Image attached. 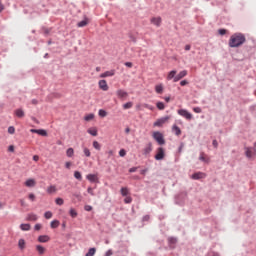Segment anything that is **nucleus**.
I'll list each match as a JSON object with an SVG mask.
<instances>
[{"label":"nucleus","instance_id":"obj_28","mask_svg":"<svg viewBox=\"0 0 256 256\" xmlns=\"http://www.w3.org/2000/svg\"><path fill=\"white\" fill-rule=\"evenodd\" d=\"M56 192H57V188L53 185H51L47 188V193H49V194L56 193Z\"/></svg>","mask_w":256,"mask_h":256},{"label":"nucleus","instance_id":"obj_42","mask_svg":"<svg viewBox=\"0 0 256 256\" xmlns=\"http://www.w3.org/2000/svg\"><path fill=\"white\" fill-rule=\"evenodd\" d=\"M44 217H45V219H51V217H53V212H51V211L45 212Z\"/></svg>","mask_w":256,"mask_h":256},{"label":"nucleus","instance_id":"obj_33","mask_svg":"<svg viewBox=\"0 0 256 256\" xmlns=\"http://www.w3.org/2000/svg\"><path fill=\"white\" fill-rule=\"evenodd\" d=\"M74 177H75V179H78V181H81V179H83V176L81 175V172H79V171L74 172Z\"/></svg>","mask_w":256,"mask_h":256},{"label":"nucleus","instance_id":"obj_55","mask_svg":"<svg viewBox=\"0 0 256 256\" xmlns=\"http://www.w3.org/2000/svg\"><path fill=\"white\" fill-rule=\"evenodd\" d=\"M207 256H219V253L211 251L207 254Z\"/></svg>","mask_w":256,"mask_h":256},{"label":"nucleus","instance_id":"obj_32","mask_svg":"<svg viewBox=\"0 0 256 256\" xmlns=\"http://www.w3.org/2000/svg\"><path fill=\"white\" fill-rule=\"evenodd\" d=\"M74 153H75V150H73V148H68L66 151L67 157H72Z\"/></svg>","mask_w":256,"mask_h":256},{"label":"nucleus","instance_id":"obj_37","mask_svg":"<svg viewBox=\"0 0 256 256\" xmlns=\"http://www.w3.org/2000/svg\"><path fill=\"white\" fill-rule=\"evenodd\" d=\"M69 215H70L73 219H75V217H77V211H76L75 209L71 208L70 211H69Z\"/></svg>","mask_w":256,"mask_h":256},{"label":"nucleus","instance_id":"obj_54","mask_svg":"<svg viewBox=\"0 0 256 256\" xmlns=\"http://www.w3.org/2000/svg\"><path fill=\"white\" fill-rule=\"evenodd\" d=\"M180 85H181V87H185V85H189V81H187V80H182V81L180 82Z\"/></svg>","mask_w":256,"mask_h":256},{"label":"nucleus","instance_id":"obj_44","mask_svg":"<svg viewBox=\"0 0 256 256\" xmlns=\"http://www.w3.org/2000/svg\"><path fill=\"white\" fill-rule=\"evenodd\" d=\"M133 107V102H127L123 105V109H131Z\"/></svg>","mask_w":256,"mask_h":256},{"label":"nucleus","instance_id":"obj_59","mask_svg":"<svg viewBox=\"0 0 256 256\" xmlns=\"http://www.w3.org/2000/svg\"><path fill=\"white\" fill-rule=\"evenodd\" d=\"M8 151H9L10 153H13V151H15V146L10 145V146L8 147Z\"/></svg>","mask_w":256,"mask_h":256},{"label":"nucleus","instance_id":"obj_20","mask_svg":"<svg viewBox=\"0 0 256 256\" xmlns=\"http://www.w3.org/2000/svg\"><path fill=\"white\" fill-rule=\"evenodd\" d=\"M35 179H28L25 182L26 187H35Z\"/></svg>","mask_w":256,"mask_h":256},{"label":"nucleus","instance_id":"obj_46","mask_svg":"<svg viewBox=\"0 0 256 256\" xmlns=\"http://www.w3.org/2000/svg\"><path fill=\"white\" fill-rule=\"evenodd\" d=\"M55 203H56V205H63V203H65V201L63 200V198H56Z\"/></svg>","mask_w":256,"mask_h":256},{"label":"nucleus","instance_id":"obj_45","mask_svg":"<svg viewBox=\"0 0 256 256\" xmlns=\"http://www.w3.org/2000/svg\"><path fill=\"white\" fill-rule=\"evenodd\" d=\"M124 203L126 204L133 203V198L131 196H126V198L124 199Z\"/></svg>","mask_w":256,"mask_h":256},{"label":"nucleus","instance_id":"obj_15","mask_svg":"<svg viewBox=\"0 0 256 256\" xmlns=\"http://www.w3.org/2000/svg\"><path fill=\"white\" fill-rule=\"evenodd\" d=\"M175 77H177V70H172L169 72L167 79L169 81H171V79H173V81L175 82Z\"/></svg>","mask_w":256,"mask_h":256},{"label":"nucleus","instance_id":"obj_6","mask_svg":"<svg viewBox=\"0 0 256 256\" xmlns=\"http://www.w3.org/2000/svg\"><path fill=\"white\" fill-rule=\"evenodd\" d=\"M245 155L248 159H251L253 157H255L256 155V149L253 147H245Z\"/></svg>","mask_w":256,"mask_h":256},{"label":"nucleus","instance_id":"obj_41","mask_svg":"<svg viewBox=\"0 0 256 256\" xmlns=\"http://www.w3.org/2000/svg\"><path fill=\"white\" fill-rule=\"evenodd\" d=\"M98 115L99 117H107V111L100 109Z\"/></svg>","mask_w":256,"mask_h":256},{"label":"nucleus","instance_id":"obj_11","mask_svg":"<svg viewBox=\"0 0 256 256\" xmlns=\"http://www.w3.org/2000/svg\"><path fill=\"white\" fill-rule=\"evenodd\" d=\"M183 77H187V70H183L179 74H177L176 77H174V83H177V81H181Z\"/></svg>","mask_w":256,"mask_h":256},{"label":"nucleus","instance_id":"obj_63","mask_svg":"<svg viewBox=\"0 0 256 256\" xmlns=\"http://www.w3.org/2000/svg\"><path fill=\"white\" fill-rule=\"evenodd\" d=\"M29 199L31 201H35V194H33V193L29 194Z\"/></svg>","mask_w":256,"mask_h":256},{"label":"nucleus","instance_id":"obj_13","mask_svg":"<svg viewBox=\"0 0 256 256\" xmlns=\"http://www.w3.org/2000/svg\"><path fill=\"white\" fill-rule=\"evenodd\" d=\"M113 75H115V70H110V71H106V72L102 73L100 75V77L102 79H105V77H113Z\"/></svg>","mask_w":256,"mask_h":256},{"label":"nucleus","instance_id":"obj_8","mask_svg":"<svg viewBox=\"0 0 256 256\" xmlns=\"http://www.w3.org/2000/svg\"><path fill=\"white\" fill-rule=\"evenodd\" d=\"M116 95L119 99H127V97H129V93L122 89L117 90Z\"/></svg>","mask_w":256,"mask_h":256},{"label":"nucleus","instance_id":"obj_25","mask_svg":"<svg viewBox=\"0 0 256 256\" xmlns=\"http://www.w3.org/2000/svg\"><path fill=\"white\" fill-rule=\"evenodd\" d=\"M59 220H53L51 223H50V227L51 229H57V227H59Z\"/></svg>","mask_w":256,"mask_h":256},{"label":"nucleus","instance_id":"obj_3","mask_svg":"<svg viewBox=\"0 0 256 256\" xmlns=\"http://www.w3.org/2000/svg\"><path fill=\"white\" fill-rule=\"evenodd\" d=\"M185 199H187V192H181L175 196V204L183 205V203H185Z\"/></svg>","mask_w":256,"mask_h":256},{"label":"nucleus","instance_id":"obj_29","mask_svg":"<svg viewBox=\"0 0 256 256\" xmlns=\"http://www.w3.org/2000/svg\"><path fill=\"white\" fill-rule=\"evenodd\" d=\"M36 250L38 251V253L40 255H43V253H45V248L43 246H41V245H37L36 246Z\"/></svg>","mask_w":256,"mask_h":256},{"label":"nucleus","instance_id":"obj_2","mask_svg":"<svg viewBox=\"0 0 256 256\" xmlns=\"http://www.w3.org/2000/svg\"><path fill=\"white\" fill-rule=\"evenodd\" d=\"M153 139L158 143V145H165V138L163 137V134L159 131H156L152 135Z\"/></svg>","mask_w":256,"mask_h":256},{"label":"nucleus","instance_id":"obj_35","mask_svg":"<svg viewBox=\"0 0 256 256\" xmlns=\"http://www.w3.org/2000/svg\"><path fill=\"white\" fill-rule=\"evenodd\" d=\"M73 197H75L77 199V201H83V196L81 195V193H73Z\"/></svg>","mask_w":256,"mask_h":256},{"label":"nucleus","instance_id":"obj_51","mask_svg":"<svg viewBox=\"0 0 256 256\" xmlns=\"http://www.w3.org/2000/svg\"><path fill=\"white\" fill-rule=\"evenodd\" d=\"M193 111L194 113H201L203 110L201 109V107H194Z\"/></svg>","mask_w":256,"mask_h":256},{"label":"nucleus","instance_id":"obj_39","mask_svg":"<svg viewBox=\"0 0 256 256\" xmlns=\"http://www.w3.org/2000/svg\"><path fill=\"white\" fill-rule=\"evenodd\" d=\"M93 147H94V149H96L97 151H101V144H99V142L94 141V142H93Z\"/></svg>","mask_w":256,"mask_h":256},{"label":"nucleus","instance_id":"obj_47","mask_svg":"<svg viewBox=\"0 0 256 256\" xmlns=\"http://www.w3.org/2000/svg\"><path fill=\"white\" fill-rule=\"evenodd\" d=\"M84 155H86V157H91V151H89V148H84Z\"/></svg>","mask_w":256,"mask_h":256},{"label":"nucleus","instance_id":"obj_4","mask_svg":"<svg viewBox=\"0 0 256 256\" xmlns=\"http://www.w3.org/2000/svg\"><path fill=\"white\" fill-rule=\"evenodd\" d=\"M178 115L184 117V119H187V121H191V119H193V114H191L189 111L185 109H179Z\"/></svg>","mask_w":256,"mask_h":256},{"label":"nucleus","instance_id":"obj_38","mask_svg":"<svg viewBox=\"0 0 256 256\" xmlns=\"http://www.w3.org/2000/svg\"><path fill=\"white\" fill-rule=\"evenodd\" d=\"M18 247H19V249H25V240L24 239L19 240Z\"/></svg>","mask_w":256,"mask_h":256},{"label":"nucleus","instance_id":"obj_53","mask_svg":"<svg viewBox=\"0 0 256 256\" xmlns=\"http://www.w3.org/2000/svg\"><path fill=\"white\" fill-rule=\"evenodd\" d=\"M84 209H85L86 211H93V206H91V205H85V206H84Z\"/></svg>","mask_w":256,"mask_h":256},{"label":"nucleus","instance_id":"obj_1","mask_svg":"<svg viewBox=\"0 0 256 256\" xmlns=\"http://www.w3.org/2000/svg\"><path fill=\"white\" fill-rule=\"evenodd\" d=\"M245 41H247V38H245V34L237 32L230 37L228 45L232 49H235L237 47H241V45H243Z\"/></svg>","mask_w":256,"mask_h":256},{"label":"nucleus","instance_id":"obj_24","mask_svg":"<svg viewBox=\"0 0 256 256\" xmlns=\"http://www.w3.org/2000/svg\"><path fill=\"white\" fill-rule=\"evenodd\" d=\"M38 217L37 214H28L27 221H37Z\"/></svg>","mask_w":256,"mask_h":256},{"label":"nucleus","instance_id":"obj_62","mask_svg":"<svg viewBox=\"0 0 256 256\" xmlns=\"http://www.w3.org/2000/svg\"><path fill=\"white\" fill-rule=\"evenodd\" d=\"M137 171V167H132L129 169V173H135Z\"/></svg>","mask_w":256,"mask_h":256},{"label":"nucleus","instance_id":"obj_14","mask_svg":"<svg viewBox=\"0 0 256 256\" xmlns=\"http://www.w3.org/2000/svg\"><path fill=\"white\" fill-rule=\"evenodd\" d=\"M153 151V145L151 142L148 143V145L144 148V155H149Z\"/></svg>","mask_w":256,"mask_h":256},{"label":"nucleus","instance_id":"obj_31","mask_svg":"<svg viewBox=\"0 0 256 256\" xmlns=\"http://www.w3.org/2000/svg\"><path fill=\"white\" fill-rule=\"evenodd\" d=\"M156 107L159 111H163V109H165V104L163 102H157Z\"/></svg>","mask_w":256,"mask_h":256},{"label":"nucleus","instance_id":"obj_12","mask_svg":"<svg viewBox=\"0 0 256 256\" xmlns=\"http://www.w3.org/2000/svg\"><path fill=\"white\" fill-rule=\"evenodd\" d=\"M98 85L102 89V91H109V86L107 85L106 80H100Z\"/></svg>","mask_w":256,"mask_h":256},{"label":"nucleus","instance_id":"obj_26","mask_svg":"<svg viewBox=\"0 0 256 256\" xmlns=\"http://www.w3.org/2000/svg\"><path fill=\"white\" fill-rule=\"evenodd\" d=\"M20 229L22 231H29L31 229V225L30 224H21Z\"/></svg>","mask_w":256,"mask_h":256},{"label":"nucleus","instance_id":"obj_5","mask_svg":"<svg viewBox=\"0 0 256 256\" xmlns=\"http://www.w3.org/2000/svg\"><path fill=\"white\" fill-rule=\"evenodd\" d=\"M154 159H156V161H163V159H165V149H163V147H159L157 149Z\"/></svg>","mask_w":256,"mask_h":256},{"label":"nucleus","instance_id":"obj_17","mask_svg":"<svg viewBox=\"0 0 256 256\" xmlns=\"http://www.w3.org/2000/svg\"><path fill=\"white\" fill-rule=\"evenodd\" d=\"M151 23L153 25H156V27H160L161 26V17L152 18Z\"/></svg>","mask_w":256,"mask_h":256},{"label":"nucleus","instance_id":"obj_60","mask_svg":"<svg viewBox=\"0 0 256 256\" xmlns=\"http://www.w3.org/2000/svg\"><path fill=\"white\" fill-rule=\"evenodd\" d=\"M113 255V250L109 249L104 256H111Z\"/></svg>","mask_w":256,"mask_h":256},{"label":"nucleus","instance_id":"obj_21","mask_svg":"<svg viewBox=\"0 0 256 256\" xmlns=\"http://www.w3.org/2000/svg\"><path fill=\"white\" fill-rule=\"evenodd\" d=\"M120 193H121L122 197H127V195H129V188L122 187L120 190Z\"/></svg>","mask_w":256,"mask_h":256},{"label":"nucleus","instance_id":"obj_18","mask_svg":"<svg viewBox=\"0 0 256 256\" xmlns=\"http://www.w3.org/2000/svg\"><path fill=\"white\" fill-rule=\"evenodd\" d=\"M168 243L170 245V247H175V245H177V238L175 237H169L168 238Z\"/></svg>","mask_w":256,"mask_h":256},{"label":"nucleus","instance_id":"obj_48","mask_svg":"<svg viewBox=\"0 0 256 256\" xmlns=\"http://www.w3.org/2000/svg\"><path fill=\"white\" fill-rule=\"evenodd\" d=\"M8 133L10 135H13L15 133V127H13V126L8 127Z\"/></svg>","mask_w":256,"mask_h":256},{"label":"nucleus","instance_id":"obj_10","mask_svg":"<svg viewBox=\"0 0 256 256\" xmlns=\"http://www.w3.org/2000/svg\"><path fill=\"white\" fill-rule=\"evenodd\" d=\"M86 179L90 181V183H99V178L97 177V174H88L86 176Z\"/></svg>","mask_w":256,"mask_h":256},{"label":"nucleus","instance_id":"obj_19","mask_svg":"<svg viewBox=\"0 0 256 256\" xmlns=\"http://www.w3.org/2000/svg\"><path fill=\"white\" fill-rule=\"evenodd\" d=\"M172 131L175 133V135H177V136H179V135H181V128H179V126H177V125H173L172 126Z\"/></svg>","mask_w":256,"mask_h":256},{"label":"nucleus","instance_id":"obj_34","mask_svg":"<svg viewBox=\"0 0 256 256\" xmlns=\"http://www.w3.org/2000/svg\"><path fill=\"white\" fill-rule=\"evenodd\" d=\"M37 135H41V137H47V131L44 129H38Z\"/></svg>","mask_w":256,"mask_h":256},{"label":"nucleus","instance_id":"obj_61","mask_svg":"<svg viewBox=\"0 0 256 256\" xmlns=\"http://www.w3.org/2000/svg\"><path fill=\"white\" fill-rule=\"evenodd\" d=\"M124 65L125 67H129V68L133 67V63L131 62H125Z\"/></svg>","mask_w":256,"mask_h":256},{"label":"nucleus","instance_id":"obj_49","mask_svg":"<svg viewBox=\"0 0 256 256\" xmlns=\"http://www.w3.org/2000/svg\"><path fill=\"white\" fill-rule=\"evenodd\" d=\"M125 155H127V151H125V149H121V150L119 151V156H120V157H125Z\"/></svg>","mask_w":256,"mask_h":256},{"label":"nucleus","instance_id":"obj_36","mask_svg":"<svg viewBox=\"0 0 256 256\" xmlns=\"http://www.w3.org/2000/svg\"><path fill=\"white\" fill-rule=\"evenodd\" d=\"M96 251L97 250L95 248H90L86 253V256H94Z\"/></svg>","mask_w":256,"mask_h":256},{"label":"nucleus","instance_id":"obj_56","mask_svg":"<svg viewBox=\"0 0 256 256\" xmlns=\"http://www.w3.org/2000/svg\"><path fill=\"white\" fill-rule=\"evenodd\" d=\"M212 145H213V147H215V149H217V147H219V143L217 142V140H213Z\"/></svg>","mask_w":256,"mask_h":256},{"label":"nucleus","instance_id":"obj_57","mask_svg":"<svg viewBox=\"0 0 256 256\" xmlns=\"http://www.w3.org/2000/svg\"><path fill=\"white\" fill-rule=\"evenodd\" d=\"M144 107H145L146 109H150V111H153V109H155V107H153V106H151V105H149V104H145Z\"/></svg>","mask_w":256,"mask_h":256},{"label":"nucleus","instance_id":"obj_43","mask_svg":"<svg viewBox=\"0 0 256 256\" xmlns=\"http://www.w3.org/2000/svg\"><path fill=\"white\" fill-rule=\"evenodd\" d=\"M203 155H204L203 153L200 154L199 160L203 161V163H209V159H206V157Z\"/></svg>","mask_w":256,"mask_h":256},{"label":"nucleus","instance_id":"obj_58","mask_svg":"<svg viewBox=\"0 0 256 256\" xmlns=\"http://www.w3.org/2000/svg\"><path fill=\"white\" fill-rule=\"evenodd\" d=\"M34 230H35V231H40V230H41V224H36V225L34 226Z\"/></svg>","mask_w":256,"mask_h":256},{"label":"nucleus","instance_id":"obj_9","mask_svg":"<svg viewBox=\"0 0 256 256\" xmlns=\"http://www.w3.org/2000/svg\"><path fill=\"white\" fill-rule=\"evenodd\" d=\"M191 179L194 181H199V179H205V173L203 172H196L192 174Z\"/></svg>","mask_w":256,"mask_h":256},{"label":"nucleus","instance_id":"obj_27","mask_svg":"<svg viewBox=\"0 0 256 256\" xmlns=\"http://www.w3.org/2000/svg\"><path fill=\"white\" fill-rule=\"evenodd\" d=\"M155 91H156V93H158V95H161V93H163V85H161V84L156 85Z\"/></svg>","mask_w":256,"mask_h":256},{"label":"nucleus","instance_id":"obj_64","mask_svg":"<svg viewBox=\"0 0 256 256\" xmlns=\"http://www.w3.org/2000/svg\"><path fill=\"white\" fill-rule=\"evenodd\" d=\"M149 219H150L149 215H145L143 216L142 221H149Z\"/></svg>","mask_w":256,"mask_h":256},{"label":"nucleus","instance_id":"obj_30","mask_svg":"<svg viewBox=\"0 0 256 256\" xmlns=\"http://www.w3.org/2000/svg\"><path fill=\"white\" fill-rule=\"evenodd\" d=\"M88 23L89 22L87 21V19H84V20L78 22L77 27H85V26H87Z\"/></svg>","mask_w":256,"mask_h":256},{"label":"nucleus","instance_id":"obj_23","mask_svg":"<svg viewBox=\"0 0 256 256\" xmlns=\"http://www.w3.org/2000/svg\"><path fill=\"white\" fill-rule=\"evenodd\" d=\"M87 133H89V135H92V137H97V129L96 128H89L87 130Z\"/></svg>","mask_w":256,"mask_h":256},{"label":"nucleus","instance_id":"obj_16","mask_svg":"<svg viewBox=\"0 0 256 256\" xmlns=\"http://www.w3.org/2000/svg\"><path fill=\"white\" fill-rule=\"evenodd\" d=\"M49 239H51V238L47 235H41L38 237L39 243H47V242H49Z\"/></svg>","mask_w":256,"mask_h":256},{"label":"nucleus","instance_id":"obj_50","mask_svg":"<svg viewBox=\"0 0 256 256\" xmlns=\"http://www.w3.org/2000/svg\"><path fill=\"white\" fill-rule=\"evenodd\" d=\"M87 193H89V195H92V197L95 196V193L93 192V188H91V187H88Z\"/></svg>","mask_w":256,"mask_h":256},{"label":"nucleus","instance_id":"obj_7","mask_svg":"<svg viewBox=\"0 0 256 256\" xmlns=\"http://www.w3.org/2000/svg\"><path fill=\"white\" fill-rule=\"evenodd\" d=\"M170 118L171 117L169 116H165L158 119L157 121L154 122V127H163V125H165V123H167V121H169Z\"/></svg>","mask_w":256,"mask_h":256},{"label":"nucleus","instance_id":"obj_40","mask_svg":"<svg viewBox=\"0 0 256 256\" xmlns=\"http://www.w3.org/2000/svg\"><path fill=\"white\" fill-rule=\"evenodd\" d=\"M84 119L85 121H92V119H95V114H88Z\"/></svg>","mask_w":256,"mask_h":256},{"label":"nucleus","instance_id":"obj_52","mask_svg":"<svg viewBox=\"0 0 256 256\" xmlns=\"http://www.w3.org/2000/svg\"><path fill=\"white\" fill-rule=\"evenodd\" d=\"M218 33H219V35H226L227 34V30L226 29H219Z\"/></svg>","mask_w":256,"mask_h":256},{"label":"nucleus","instance_id":"obj_22","mask_svg":"<svg viewBox=\"0 0 256 256\" xmlns=\"http://www.w3.org/2000/svg\"><path fill=\"white\" fill-rule=\"evenodd\" d=\"M15 115L21 119L22 117H25V112L23 111V109H17L15 111Z\"/></svg>","mask_w":256,"mask_h":256}]
</instances>
